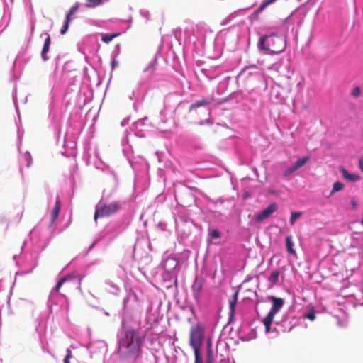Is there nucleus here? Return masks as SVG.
Wrapping results in <instances>:
<instances>
[{
    "label": "nucleus",
    "mask_w": 363,
    "mask_h": 363,
    "mask_svg": "<svg viewBox=\"0 0 363 363\" xmlns=\"http://www.w3.org/2000/svg\"><path fill=\"white\" fill-rule=\"evenodd\" d=\"M142 344L143 340L135 330H127L120 340L118 353L124 358L135 359L140 355Z\"/></svg>",
    "instance_id": "f257e3e1"
},
{
    "label": "nucleus",
    "mask_w": 363,
    "mask_h": 363,
    "mask_svg": "<svg viewBox=\"0 0 363 363\" xmlns=\"http://www.w3.org/2000/svg\"><path fill=\"white\" fill-rule=\"evenodd\" d=\"M258 48L264 54L275 55L284 50L286 41L275 34L264 35L259 39Z\"/></svg>",
    "instance_id": "f03ea898"
},
{
    "label": "nucleus",
    "mask_w": 363,
    "mask_h": 363,
    "mask_svg": "<svg viewBox=\"0 0 363 363\" xmlns=\"http://www.w3.org/2000/svg\"><path fill=\"white\" fill-rule=\"evenodd\" d=\"M270 298L273 301V306L267 316L263 319L266 333H269L270 331L271 325L273 322L274 318L279 310L283 306L284 303V300L281 298L272 296Z\"/></svg>",
    "instance_id": "7ed1b4c3"
},
{
    "label": "nucleus",
    "mask_w": 363,
    "mask_h": 363,
    "mask_svg": "<svg viewBox=\"0 0 363 363\" xmlns=\"http://www.w3.org/2000/svg\"><path fill=\"white\" fill-rule=\"evenodd\" d=\"M203 338V330L201 325H196L191 328L189 344L194 349V354L200 353V347Z\"/></svg>",
    "instance_id": "20e7f679"
},
{
    "label": "nucleus",
    "mask_w": 363,
    "mask_h": 363,
    "mask_svg": "<svg viewBox=\"0 0 363 363\" xmlns=\"http://www.w3.org/2000/svg\"><path fill=\"white\" fill-rule=\"evenodd\" d=\"M120 208V204L118 202H113L109 204L98 206L94 213V220L96 222L98 218L110 216L115 213Z\"/></svg>",
    "instance_id": "39448f33"
},
{
    "label": "nucleus",
    "mask_w": 363,
    "mask_h": 363,
    "mask_svg": "<svg viewBox=\"0 0 363 363\" xmlns=\"http://www.w3.org/2000/svg\"><path fill=\"white\" fill-rule=\"evenodd\" d=\"M310 160L309 156H305L301 158H298L294 164L286 168L284 172L283 176L287 177L292 174L294 172L299 169L301 167L304 166Z\"/></svg>",
    "instance_id": "423d86ee"
},
{
    "label": "nucleus",
    "mask_w": 363,
    "mask_h": 363,
    "mask_svg": "<svg viewBox=\"0 0 363 363\" xmlns=\"http://www.w3.org/2000/svg\"><path fill=\"white\" fill-rule=\"evenodd\" d=\"M278 208L277 204L276 203H272L269 205L265 209L261 211L259 214L256 216V220L257 222H261L263 220L269 218L273 213H274Z\"/></svg>",
    "instance_id": "0eeeda50"
},
{
    "label": "nucleus",
    "mask_w": 363,
    "mask_h": 363,
    "mask_svg": "<svg viewBox=\"0 0 363 363\" xmlns=\"http://www.w3.org/2000/svg\"><path fill=\"white\" fill-rule=\"evenodd\" d=\"M65 285V291H68L71 289L70 286V279L69 277H64L61 279L56 284L55 287L53 289L52 291L55 293H59L61 287Z\"/></svg>",
    "instance_id": "6e6552de"
},
{
    "label": "nucleus",
    "mask_w": 363,
    "mask_h": 363,
    "mask_svg": "<svg viewBox=\"0 0 363 363\" xmlns=\"http://www.w3.org/2000/svg\"><path fill=\"white\" fill-rule=\"evenodd\" d=\"M203 282L204 281L201 279L196 281L192 286L194 296L197 301L200 298L201 293L203 286Z\"/></svg>",
    "instance_id": "1a4fd4ad"
},
{
    "label": "nucleus",
    "mask_w": 363,
    "mask_h": 363,
    "mask_svg": "<svg viewBox=\"0 0 363 363\" xmlns=\"http://www.w3.org/2000/svg\"><path fill=\"white\" fill-rule=\"evenodd\" d=\"M339 169L342 174V177L350 182H357L360 179V177L358 174H352L348 172L343 167H340Z\"/></svg>",
    "instance_id": "9d476101"
},
{
    "label": "nucleus",
    "mask_w": 363,
    "mask_h": 363,
    "mask_svg": "<svg viewBox=\"0 0 363 363\" xmlns=\"http://www.w3.org/2000/svg\"><path fill=\"white\" fill-rule=\"evenodd\" d=\"M212 101H213V99H202L199 101H197L190 106L189 111H191L194 109L199 108L200 106H206L209 105L210 104H211Z\"/></svg>",
    "instance_id": "9b49d317"
},
{
    "label": "nucleus",
    "mask_w": 363,
    "mask_h": 363,
    "mask_svg": "<svg viewBox=\"0 0 363 363\" xmlns=\"http://www.w3.org/2000/svg\"><path fill=\"white\" fill-rule=\"evenodd\" d=\"M60 208H61V201H60V199L57 197L56 199L55 203V206L51 212L52 223H54L55 221V220L57 219V218L58 217V215L60 211Z\"/></svg>",
    "instance_id": "f8f14e48"
},
{
    "label": "nucleus",
    "mask_w": 363,
    "mask_h": 363,
    "mask_svg": "<svg viewBox=\"0 0 363 363\" xmlns=\"http://www.w3.org/2000/svg\"><path fill=\"white\" fill-rule=\"evenodd\" d=\"M51 39L49 35H48L44 45L41 52V56L44 61H46L48 60V57L46 56L47 53L49 51L50 46Z\"/></svg>",
    "instance_id": "ddd939ff"
},
{
    "label": "nucleus",
    "mask_w": 363,
    "mask_h": 363,
    "mask_svg": "<svg viewBox=\"0 0 363 363\" xmlns=\"http://www.w3.org/2000/svg\"><path fill=\"white\" fill-rule=\"evenodd\" d=\"M238 291H236L233 296L229 299V307L230 311V315L233 316L235 311V307L238 302Z\"/></svg>",
    "instance_id": "4468645a"
},
{
    "label": "nucleus",
    "mask_w": 363,
    "mask_h": 363,
    "mask_svg": "<svg viewBox=\"0 0 363 363\" xmlns=\"http://www.w3.org/2000/svg\"><path fill=\"white\" fill-rule=\"evenodd\" d=\"M286 248L289 254L296 255V251L294 249V242L291 235H289L286 238Z\"/></svg>",
    "instance_id": "2eb2a0df"
},
{
    "label": "nucleus",
    "mask_w": 363,
    "mask_h": 363,
    "mask_svg": "<svg viewBox=\"0 0 363 363\" xmlns=\"http://www.w3.org/2000/svg\"><path fill=\"white\" fill-rule=\"evenodd\" d=\"M120 35V33H105L102 35L101 40L105 43H109L113 38Z\"/></svg>",
    "instance_id": "dca6fc26"
},
{
    "label": "nucleus",
    "mask_w": 363,
    "mask_h": 363,
    "mask_svg": "<svg viewBox=\"0 0 363 363\" xmlns=\"http://www.w3.org/2000/svg\"><path fill=\"white\" fill-rule=\"evenodd\" d=\"M79 2H76L69 9V12L67 13V16H66V18H68V19H70L72 20V17L73 15H74L77 11H78L79 8Z\"/></svg>",
    "instance_id": "f3484780"
},
{
    "label": "nucleus",
    "mask_w": 363,
    "mask_h": 363,
    "mask_svg": "<svg viewBox=\"0 0 363 363\" xmlns=\"http://www.w3.org/2000/svg\"><path fill=\"white\" fill-rule=\"evenodd\" d=\"M108 1V0H87L86 6L89 8H94Z\"/></svg>",
    "instance_id": "a211bd4d"
},
{
    "label": "nucleus",
    "mask_w": 363,
    "mask_h": 363,
    "mask_svg": "<svg viewBox=\"0 0 363 363\" xmlns=\"http://www.w3.org/2000/svg\"><path fill=\"white\" fill-rule=\"evenodd\" d=\"M276 0H266L255 11V14L258 15L267 6L274 3Z\"/></svg>",
    "instance_id": "6ab92c4d"
},
{
    "label": "nucleus",
    "mask_w": 363,
    "mask_h": 363,
    "mask_svg": "<svg viewBox=\"0 0 363 363\" xmlns=\"http://www.w3.org/2000/svg\"><path fill=\"white\" fill-rule=\"evenodd\" d=\"M279 277V271L275 270L271 273L270 276L269 277L268 280L270 283L274 284L278 281Z\"/></svg>",
    "instance_id": "aec40b11"
},
{
    "label": "nucleus",
    "mask_w": 363,
    "mask_h": 363,
    "mask_svg": "<svg viewBox=\"0 0 363 363\" xmlns=\"http://www.w3.org/2000/svg\"><path fill=\"white\" fill-rule=\"evenodd\" d=\"M344 188V184L340 182H336L334 183L333 189L331 191V194H334L335 192L340 191L342 190Z\"/></svg>",
    "instance_id": "412c9836"
},
{
    "label": "nucleus",
    "mask_w": 363,
    "mask_h": 363,
    "mask_svg": "<svg viewBox=\"0 0 363 363\" xmlns=\"http://www.w3.org/2000/svg\"><path fill=\"white\" fill-rule=\"evenodd\" d=\"M71 21L72 20L68 19L67 18H65V21L64 22V25H63V26L62 27V28L60 30V34L61 35H65L67 33V30L69 28V23H70Z\"/></svg>",
    "instance_id": "4be33fe9"
},
{
    "label": "nucleus",
    "mask_w": 363,
    "mask_h": 363,
    "mask_svg": "<svg viewBox=\"0 0 363 363\" xmlns=\"http://www.w3.org/2000/svg\"><path fill=\"white\" fill-rule=\"evenodd\" d=\"M301 216V212H293L291 213V218H290V223L291 225L294 224L296 220L300 218Z\"/></svg>",
    "instance_id": "5701e85b"
},
{
    "label": "nucleus",
    "mask_w": 363,
    "mask_h": 363,
    "mask_svg": "<svg viewBox=\"0 0 363 363\" xmlns=\"http://www.w3.org/2000/svg\"><path fill=\"white\" fill-rule=\"evenodd\" d=\"M304 318L309 319L310 320H314L315 318V311L313 310V311L308 312V313L304 315Z\"/></svg>",
    "instance_id": "b1692460"
},
{
    "label": "nucleus",
    "mask_w": 363,
    "mask_h": 363,
    "mask_svg": "<svg viewBox=\"0 0 363 363\" xmlns=\"http://www.w3.org/2000/svg\"><path fill=\"white\" fill-rule=\"evenodd\" d=\"M210 235L211 238L216 239L220 237V233L218 229H213Z\"/></svg>",
    "instance_id": "393cba45"
},
{
    "label": "nucleus",
    "mask_w": 363,
    "mask_h": 363,
    "mask_svg": "<svg viewBox=\"0 0 363 363\" xmlns=\"http://www.w3.org/2000/svg\"><path fill=\"white\" fill-rule=\"evenodd\" d=\"M72 358V351L69 349L67 350V354L65 356V358L64 359L65 363H70L69 359Z\"/></svg>",
    "instance_id": "a878e982"
},
{
    "label": "nucleus",
    "mask_w": 363,
    "mask_h": 363,
    "mask_svg": "<svg viewBox=\"0 0 363 363\" xmlns=\"http://www.w3.org/2000/svg\"><path fill=\"white\" fill-rule=\"evenodd\" d=\"M195 363H203V359L200 355V353L194 354Z\"/></svg>",
    "instance_id": "bb28decb"
},
{
    "label": "nucleus",
    "mask_w": 363,
    "mask_h": 363,
    "mask_svg": "<svg viewBox=\"0 0 363 363\" xmlns=\"http://www.w3.org/2000/svg\"><path fill=\"white\" fill-rule=\"evenodd\" d=\"M150 70L151 73L154 72L155 69V62H151L145 69L144 72H146L147 70Z\"/></svg>",
    "instance_id": "cd10ccee"
},
{
    "label": "nucleus",
    "mask_w": 363,
    "mask_h": 363,
    "mask_svg": "<svg viewBox=\"0 0 363 363\" xmlns=\"http://www.w3.org/2000/svg\"><path fill=\"white\" fill-rule=\"evenodd\" d=\"M211 347V342L209 341L208 342L207 357H213V351Z\"/></svg>",
    "instance_id": "c85d7f7f"
},
{
    "label": "nucleus",
    "mask_w": 363,
    "mask_h": 363,
    "mask_svg": "<svg viewBox=\"0 0 363 363\" xmlns=\"http://www.w3.org/2000/svg\"><path fill=\"white\" fill-rule=\"evenodd\" d=\"M360 94V89L359 87H356L355 89H354V90L352 91V95L353 96H359Z\"/></svg>",
    "instance_id": "c756f323"
},
{
    "label": "nucleus",
    "mask_w": 363,
    "mask_h": 363,
    "mask_svg": "<svg viewBox=\"0 0 363 363\" xmlns=\"http://www.w3.org/2000/svg\"><path fill=\"white\" fill-rule=\"evenodd\" d=\"M351 206L352 209H355L357 207V202L354 200L351 201Z\"/></svg>",
    "instance_id": "7c9ffc66"
},
{
    "label": "nucleus",
    "mask_w": 363,
    "mask_h": 363,
    "mask_svg": "<svg viewBox=\"0 0 363 363\" xmlns=\"http://www.w3.org/2000/svg\"><path fill=\"white\" fill-rule=\"evenodd\" d=\"M359 166L361 171L363 172V160L362 158L359 160Z\"/></svg>",
    "instance_id": "2f4dec72"
},
{
    "label": "nucleus",
    "mask_w": 363,
    "mask_h": 363,
    "mask_svg": "<svg viewBox=\"0 0 363 363\" xmlns=\"http://www.w3.org/2000/svg\"><path fill=\"white\" fill-rule=\"evenodd\" d=\"M206 363H213V357H207Z\"/></svg>",
    "instance_id": "473e14b6"
}]
</instances>
